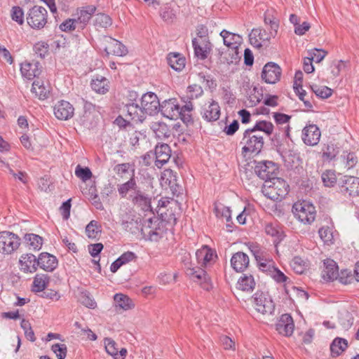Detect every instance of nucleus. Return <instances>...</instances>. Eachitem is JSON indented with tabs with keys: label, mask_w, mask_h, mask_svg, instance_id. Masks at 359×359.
<instances>
[{
	"label": "nucleus",
	"mask_w": 359,
	"mask_h": 359,
	"mask_svg": "<svg viewBox=\"0 0 359 359\" xmlns=\"http://www.w3.org/2000/svg\"><path fill=\"white\" fill-rule=\"evenodd\" d=\"M151 182L137 184L135 177V168L132 170L130 178L121 184H117V192L123 199L133 202H151L156 200Z\"/></svg>",
	"instance_id": "1"
},
{
	"label": "nucleus",
	"mask_w": 359,
	"mask_h": 359,
	"mask_svg": "<svg viewBox=\"0 0 359 359\" xmlns=\"http://www.w3.org/2000/svg\"><path fill=\"white\" fill-rule=\"evenodd\" d=\"M220 36L223 39L224 44L228 48L227 50L222 53L221 61L227 64L237 62L240 58L238 47L242 42V37L225 29L220 32Z\"/></svg>",
	"instance_id": "2"
},
{
	"label": "nucleus",
	"mask_w": 359,
	"mask_h": 359,
	"mask_svg": "<svg viewBox=\"0 0 359 359\" xmlns=\"http://www.w3.org/2000/svg\"><path fill=\"white\" fill-rule=\"evenodd\" d=\"M171 227L166 222H161L154 217L149 218L142 224L141 231L142 235L149 241L157 242L166 235L168 230Z\"/></svg>",
	"instance_id": "3"
},
{
	"label": "nucleus",
	"mask_w": 359,
	"mask_h": 359,
	"mask_svg": "<svg viewBox=\"0 0 359 359\" xmlns=\"http://www.w3.org/2000/svg\"><path fill=\"white\" fill-rule=\"evenodd\" d=\"M241 144L243 154H258L262 151L264 140L262 135L255 133L253 129H247L243 133Z\"/></svg>",
	"instance_id": "4"
},
{
	"label": "nucleus",
	"mask_w": 359,
	"mask_h": 359,
	"mask_svg": "<svg viewBox=\"0 0 359 359\" xmlns=\"http://www.w3.org/2000/svg\"><path fill=\"white\" fill-rule=\"evenodd\" d=\"M20 238L10 231L0 232V253L11 255L16 251L20 245Z\"/></svg>",
	"instance_id": "5"
},
{
	"label": "nucleus",
	"mask_w": 359,
	"mask_h": 359,
	"mask_svg": "<svg viewBox=\"0 0 359 359\" xmlns=\"http://www.w3.org/2000/svg\"><path fill=\"white\" fill-rule=\"evenodd\" d=\"M292 212L304 224H311L316 216V210L313 203H293Z\"/></svg>",
	"instance_id": "6"
},
{
	"label": "nucleus",
	"mask_w": 359,
	"mask_h": 359,
	"mask_svg": "<svg viewBox=\"0 0 359 359\" xmlns=\"http://www.w3.org/2000/svg\"><path fill=\"white\" fill-rule=\"evenodd\" d=\"M255 172L259 178L265 181L264 182L274 181L275 179L279 178L278 177V166L272 161L259 162L255 168Z\"/></svg>",
	"instance_id": "7"
},
{
	"label": "nucleus",
	"mask_w": 359,
	"mask_h": 359,
	"mask_svg": "<svg viewBox=\"0 0 359 359\" xmlns=\"http://www.w3.org/2000/svg\"><path fill=\"white\" fill-rule=\"evenodd\" d=\"M47 16L48 12L45 8L34 6L27 13V22L34 29H41L47 22Z\"/></svg>",
	"instance_id": "8"
},
{
	"label": "nucleus",
	"mask_w": 359,
	"mask_h": 359,
	"mask_svg": "<svg viewBox=\"0 0 359 359\" xmlns=\"http://www.w3.org/2000/svg\"><path fill=\"white\" fill-rule=\"evenodd\" d=\"M252 298L255 308L257 312L263 315H271L273 313L275 305L267 294L257 291L254 294Z\"/></svg>",
	"instance_id": "9"
},
{
	"label": "nucleus",
	"mask_w": 359,
	"mask_h": 359,
	"mask_svg": "<svg viewBox=\"0 0 359 359\" xmlns=\"http://www.w3.org/2000/svg\"><path fill=\"white\" fill-rule=\"evenodd\" d=\"M141 108L147 116L154 115L158 111L160 102L157 95L151 92L144 94L141 97Z\"/></svg>",
	"instance_id": "10"
},
{
	"label": "nucleus",
	"mask_w": 359,
	"mask_h": 359,
	"mask_svg": "<svg viewBox=\"0 0 359 359\" xmlns=\"http://www.w3.org/2000/svg\"><path fill=\"white\" fill-rule=\"evenodd\" d=\"M180 107L176 99H169L163 102L158 109L165 117L170 120H177L180 116Z\"/></svg>",
	"instance_id": "11"
},
{
	"label": "nucleus",
	"mask_w": 359,
	"mask_h": 359,
	"mask_svg": "<svg viewBox=\"0 0 359 359\" xmlns=\"http://www.w3.org/2000/svg\"><path fill=\"white\" fill-rule=\"evenodd\" d=\"M281 76L280 67L274 62L266 64L262 72V78L267 83L273 84L279 81Z\"/></svg>",
	"instance_id": "12"
},
{
	"label": "nucleus",
	"mask_w": 359,
	"mask_h": 359,
	"mask_svg": "<svg viewBox=\"0 0 359 359\" xmlns=\"http://www.w3.org/2000/svg\"><path fill=\"white\" fill-rule=\"evenodd\" d=\"M95 11L96 7L93 5L78 8L74 16L77 21L79 28L84 29Z\"/></svg>",
	"instance_id": "13"
},
{
	"label": "nucleus",
	"mask_w": 359,
	"mask_h": 359,
	"mask_svg": "<svg viewBox=\"0 0 359 359\" xmlns=\"http://www.w3.org/2000/svg\"><path fill=\"white\" fill-rule=\"evenodd\" d=\"M321 133L315 124L305 126L302 130V140L306 145L316 146L318 144Z\"/></svg>",
	"instance_id": "14"
},
{
	"label": "nucleus",
	"mask_w": 359,
	"mask_h": 359,
	"mask_svg": "<svg viewBox=\"0 0 359 359\" xmlns=\"http://www.w3.org/2000/svg\"><path fill=\"white\" fill-rule=\"evenodd\" d=\"M194 53L198 58L204 60L210 51V43L205 36H198L192 40Z\"/></svg>",
	"instance_id": "15"
},
{
	"label": "nucleus",
	"mask_w": 359,
	"mask_h": 359,
	"mask_svg": "<svg viewBox=\"0 0 359 359\" xmlns=\"http://www.w3.org/2000/svg\"><path fill=\"white\" fill-rule=\"evenodd\" d=\"M294 324L292 316L290 314H283L276 324V330L278 332L285 337H290L294 332Z\"/></svg>",
	"instance_id": "16"
},
{
	"label": "nucleus",
	"mask_w": 359,
	"mask_h": 359,
	"mask_svg": "<svg viewBox=\"0 0 359 359\" xmlns=\"http://www.w3.org/2000/svg\"><path fill=\"white\" fill-rule=\"evenodd\" d=\"M187 274L196 282H198L203 288L209 290L212 287L210 280L206 272L201 268H189Z\"/></svg>",
	"instance_id": "17"
},
{
	"label": "nucleus",
	"mask_w": 359,
	"mask_h": 359,
	"mask_svg": "<svg viewBox=\"0 0 359 359\" xmlns=\"http://www.w3.org/2000/svg\"><path fill=\"white\" fill-rule=\"evenodd\" d=\"M104 49L108 55L123 56L127 53V48L118 41L111 38L106 37L104 41Z\"/></svg>",
	"instance_id": "18"
},
{
	"label": "nucleus",
	"mask_w": 359,
	"mask_h": 359,
	"mask_svg": "<svg viewBox=\"0 0 359 359\" xmlns=\"http://www.w3.org/2000/svg\"><path fill=\"white\" fill-rule=\"evenodd\" d=\"M169 203H158L156 211L158 219L161 222H166L169 226H172L176 224L177 218L172 208H168Z\"/></svg>",
	"instance_id": "19"
},
{
	"label": "nucleus",
	"mask_w": 359,
	"mask_h": 359,
	"mask_svg": "<svg viewBox=\"0 0 359 359\" xmlns=\"http://www.w3.org/2000/svg\"><path fill=\"white\" fill-rule=\"evenodd\" d=\"M74 108L67 101L57 102L54 107V114L60 120H68L74 115Z\"/></svg>",
	"instance_id": "20"
},
{
	"label": "nucleus",
	"mask_w": 359,
	"mask_h": 359,
	"mask_svg": "<svg viewBox=\"0 0 359 359\" xmlns=\"http://www.w3.org/2000/svg\"><path fill=\"white\" fill-rule=\"evenodd\" d=\"M196 257L198 263L203 267L211 265L217 257L215 252L207 245L198 250L196 252Z\"/></svg>",
	"instance_id": "21"
},
{
	"label": "nucleus",
	"mask_w": 359,
	"mask_h": 359,
	"mask_svg": "<svg viewBox=\"0 0 359 359\" xmlns=\"http://www.w3.org/2000/svg\"><path fill=\"white\" fill-rule=\"evenodd\" d=\"M37 264L41 269L52 272L57 268L58 261L55 256L48 252H41L37 258Z\"/></svg>",
	"instance_id": "22"
},
{
	"label": "nucleus",
	"mask_w": 359,
	"mask_h": 359,
	"mask_svg": "<svg viewBox=\"0 0 359 359\" xmlns=\"http://www.w3.org/2000/svg\"><path fill=\"white\" fill-rule=\"evenodd\" d=\"M124 110L126 111V118L134 122H142L146 118L142 108L136 102L127 103Z\"/></svg>",
	"instance_id": "23"
},
{
	"label": "nucleus",
	"mask_w": 359,
	"mask_h": 359,
	"mask_svg": "<svg viewBox=\"0 0 359 359\" xmlns=\"http://www.w3.org/2000/svg\"><path fill=\"white\" fill-rule=\"evenodd\" d=\"M20 72L24 78L32 80L41 74V69L38 62H25L21 64Z\"/></svg>",
	"instance_id": "24"
},
{
	"label": "nucleus",
	"mask_w": 359,
	"mask_h": 359,
	"mask_svg": "<svg viewBox=\"0 0 359 359\" xmlns=\"http://www.w3.org/2000/svg\"><path fill=\"white\" fill-rule=\"evenodd\" d=\"M156 162L157 167L161 168L165 164L170 158L171 150L167 144H157L155 147Z\"/></svg>",
	"instance_id": "25"
},
{
	"label": "nucleus",
	"mask_w": 359,
	"mask_h": 359,
	"mask_svg": "<svg viewBox=\"0 0 359 359\" xmlns=\"http://www.w3.org/2000/svg\"><path fill=\"white\" fill-rule=\"evenodd\" d=\"M269 39L266 32L260 28L253 29L249 34L251 45L257 48H259L266 43Z\"/></svg>",
	"instance_id": "26"
},
{
	"label": "nucleus",
	"mask_w": 359,
	"mask_h": 359,
	"mask_svg": "<svg viewBox=\"0 0 359 359\" xmlns=\"http://www.w3.org/2000/svg\"><path fill=\"white\" fill-rule=\"evenodd\" d=\"M249 262V257L245 253L238 252L233 255L231 265L236 271L243 272L248 268Z\"/></svg>",
	"instance_id": "27"
},
{
	"label": "nucleus",
	"mask_w": 359,
	"mask_h": 359,
	"mask_svg": "<svg viewBox=\"0 0 359 359\" xmlns=\"http://www.w3.org/2000/svg\"><path fill=\"white\" fill-rule=\"evenodd\" d=\"M20 270L25 273H34L37 270V259L32 254H26L20 259Z\"/></svg>",
	"instance_id": "28"
},
{
	"label": "nucleus",
	"mask_w": 359,
	"mask_h": 359,
	"mask_svg": "<svg viewBox=\"0 0 359 359\" xmlns=\"http://www.w3.org/2000/svg\"><path fill=\"white\" fill-rule=\"evenodd\" d=\"M324 269L322 272V276L324 280L332 281L338 277V266L332 259H326L324 262Z\"/></svg>",
	"instance_id": "29"
},
{
	"label": "nucleus",
	"mask_w": 359,
	"mask_h": 359,
	"mask_svg": "<svg viewBox=\"0 0 359 359\" xmlns=\"http://www.w3.org/2000/svg\"><path fill=\"white\" fill-rule=\"evenodd\" d=\"M342 187L350 196H359V178L353 176H344Z\"/></svg>",
	"instance_id": "30"
},
{
	"label": "nucleus",
	"mask_w": 359,
	"mask_h": 359,
	"mask_svg": "<svg viewBox=\"0 0 359 359\" xmlns=\"http://www.w3.org/2000/svg\"><path fill=\"white\" fill-rule=\"evenodd\" d=\"M264 232L273 238L276 245L280 243L284 238L285 234L278 225L273 223H266L264 226Z\"/></svg>",
	"instance_id": "31"
},
{
	"label": "nucleus",
	"mask_w": 359,
	"mask_h": 359,
	"mask_svg": "<svg viewBox=\"0 0 359 359\" xmlns=\"http://www.w3.org/2000/svg\"><path fill=\"white\" fill-rule=\"evenodd\" d=\"M220 116V107L217 102L212 101L204 108L203 117L208 121H215Z\"/></svg>",
	"instance_id": "32"
},
{
	"label": "nucleus",
	"mask_w": 359,
	"mask_h": 359,
	"mask_svg": "<svg viewBox=\"0 0 359 359\" xmlns=\"http://www.w3.org/2000/svg\"><path fill=\"white\" fill-rule=\"evenodd\" d=\"M90 85L92 89L100 94H105L109 89V82L104 76H96L93 79Z\"/></svg>",
	"instance_id": "33"
},
{
	"label": "nucleus",
	"mask_w": 359,
	"mask_h": 359,
	"mask_svg": "<svg viewBox=\"0 0 359 359\" xmlns=\"http://www.w3.org/2000/svg\"><path fill=\"white\" fill-rule=\"evenodd\" d=\"M256 283L252 275L243 274L238 280L237 288L245 292H252Z\"/></svg>",
	"instance_id": "34"
},
{
	"label": "nucleus",
	"mask_w": 359,
	"mask_h": 359,
	"mask_svg": "<svg viewBox=\"0 0 359 359\" xmlns=\"http://www.w3.org/2000/svg\"><path fill=\"white\" fill-rule=\"evenodd\" d=\"M167 61L170 67L177 72H180L185 67V58L179 53L168 54Z\"/></svg>",
	"instance_id": "35"
},
{
	"label": "nucleus",
	"mask_w": 359,
	"mask_h": 359,
	"mask_svg": "<svg viewBox=\"0 0 359 359\" xmlns=\"http://www.w3.org/2000/svg\"><path fill=\"white\" fill-rule=\"evenodd\" d=\"M31 90L40 100L46 99L50 93L49 87L45 86L43 81L39 79L33 82Z\"/></svg>",
	"instance_id": "36"
},
{
	"label": "nucleus",
	"mask_w": 359,
	"mask_h": 359,
	"mask_svg": "<svg viewBox=\"0 0 359 359\" xmlns=\"http://www.w3.org/2000/svg\"><path fill=\"white\" fill-rule=\"evenodd\" d=\"M25 243L29 250H39L43 244V238L34 233H27L24 236Z\"/></svg>",
	"instance_id": "37"
},
{
	"label": "nucleus",
	"mask_w": 359,
	"mask_h": 359,
	"mask_svg": "<svg viewBox=\"0 0 359 359\" xmlns=\"http://www.w3.org/2000/svg\"><path fill=\"white\" fill-rule=\"evenodd\" d=\"M273 128L274 127L271 122L267 121H258L250 129H253L255 133L257 134H260V133L262 132L266 135L269 136L273 133Z\"/></svg>",
	"instance_id": "38"
},
{
	"label": "nucleus",
	"mask_w": 359,
	"mask_h": 359,
	"mask_svg": "<svg viewBox=\"0 0 359 359\" xmlns=\"http://www.w3.org/2000/svg\"><path fill=\"white\" fill-rule=\"evenodd\" d=\"M114 304L116 309L128 310L133 306L132 300L123 294H116L114 297Z\"/></svg>",
	"instance_id": "39"
},
{
	"label": "nucleus",
	"mask_w": 359,
	"mask_h": 359,
	"mask_svg": "<svg viewBox=\"0 0 359 359\" xmlns=\"http://www.w3.org/2000/svg\"><path fill=\"white\" fill-rule=\"evenodd\" d=\"M348 347L347 341L342 338H336L330 345L332 356H338Z\"/></svg>",
	"instance_id": "40"
},
{
	"label": "nucleus",
	"mask_w": 359,
	"mask_h": 359,
	"mask_svg": "<svg viewBox=\"0 0 359 359\" xmlns=\"http://www.w3.org/2000/svg\"><path fill=\"white\" fill-rule=\"evenodd\" d=\"M259 269L267 273L269 275L271 273L273 269L276 267L275 263L272 259L266 257L265 255H262L259 258L256 259Z\"/></svg>",
	"instance_id": "41"
},
{
	"label": "nucleus",
	"mask_w": 359,
	"mask_h": 359,
	"mask_svg": "<svg viewBox=\"0 0 359 359\" xmlns=\"http://www.w3.org/2000/svg\"><path fill=\"white\" fill-rule=\"evenodd\" d=\"M49 283V277L46 274H36L33 281V291L41 292Z\"/></svg>",
	"instance_id": "42"
},
{
	"label": "nucleus",
	"mask_w": 359,
	"mask_h": 359,
	"mask_svg": "<svg viewBox=\"0 0 359 359\" xmlns=\"http://www.w3.org/2000/svg\"><path fill=\"white\" fill-rule=\"evenodd\" d=\"M93 24L97 29H105L111 25L112 21L108 15L104 13H97L95 15Z\"/></svg>",
	"instance_id": "43"
},
{
	"label": "nucleus",
	"mask_w": 359,
	"mask_h": 359,
	"mask_svg": "<svg viewBox=\"0 0 359 359\" xmlns=\"http://www.w3.org/2000/svg\"><path fill=\"white\" fill-rule=\"evenodd\" d=\"M272 184H273L272 181H267V182H264L263 188H262L263 194L267 198H269L271 201H281L282 200L280 199L279 196H278L276 189L273 187Z\"/></svg>",
	"instance_id": "44"
},
{
	"label": "nucleus",
	"mask_w": 359,
	"mask_h": 359,
	"mask_svg": "<svg viewBox=\"0 0 359 359\" xmlns=\"http://www.w3.org/2000/svg\"><path fill=\"white\" fill-rule=\"evenodd\" d=\"M193 110V104L191 102L186 103L183 107H180V118L184 123H189L191 122V111Z\"/></svg>",
	"instance_id": "45"
},
{
	"label": "nucleus",
	"mask_w": 359,
	"mask_h": 359,
	"mask_svg": "<svg viewBox=\"0 0 359 359\" xmlns=\"http://www.w3.org/2000/svg\"><path fill=\"white\" fill-rule=\"evenodd\" d=\"M272 182L273 187L276 189L278 196H279L280 199L283 200L288 193L287 184L283 179L280 177L275 179V180L272 181Z\"/></svg>",
	"instance_id": "46"
},
{
	"label": "nucleus",
	"mask_w": 359,
	"mask_h": 359,
	"mask_svg": "<svg viewBox=\"0 0 359 359\" xmlns=\"http://www.w3.org/2000/svg\"><path fill=\"white\" fill-rule=\"evenodd\" d=\"M101 231V226L95 220L90 221L86 227V233L89 238H96Z\"/></svg>",
	"instance_id": "47"
},
{
	"label": "nucleus",
	"mask_w": 359,
	"mask_h": 359,
	"mask_svg": "<svg viewBox=\"0 0 359 359\" xmlns=\"http://www.w3.org/2000/svg\"><path fill=\"white\" fill-rule=\"evenodd\" d=\"M290 266L295 273L302 274L307 268L306 262L300 257H294L291 262Z\"/></svg>",
	"instance_id": "48"
},
{
	"label": "nucleus",
	"mask_w": 359,
	"mask_h": 359,
	"mask_svg": "<svg viewBox=\"0 0 359 359\" xmlns=\"http://www.w3.org/2000/svg\"><path fill=\"white\" fill-rule=\"evenodd\" d=\"M215 212L217 217L225 218L226 222L231 220V210L223 203H219L215 206Z\"/></svg>",
	"instance_id": "49"
},
{
	"label": "nucleus",
	"mask_w": 359,
	"mask_h": 359,
	"mask_svg": "<svg viewBox=\"0 0 359 359\" xmlns=\"http://www.w3.org/2000/svg\"><path fill=\"white\" fill-rule=\"evenodd\" d=\"M323 182L325 187H332L337 182L335 172L333 170H326L321 176Z\"/></svg>",
	"instance_id": "50"
},
{
	"label": "nucleus",
	"mask_w": 359,
	"mask_h": 359,
	"mask_svg": "<svg viewBox=\"0 0 359 359\" xmlns=\"http://www.w3.org/2000/svg\"><path fill=\"white\" fill-rule=\"evenodd\" d=\"M313 92L319 97L325 99L331 96L332 90L327 86H311Z\"/></svg>",
	"instance_id": "51"
},
{
	"label": "nucleus",
	"mask_w": 359,
	"mask_h": 359,
	"mask_svg": "<svg viewBox=\"0 0 359 359\" xmlns=\"http://www.w3.org/2000/svg\"><path fill=\"white\" fill-rule=\"evenodd\" d=\"M266 207L269 213L276 217H280L283 214V203H265Z\"/></svg>",
	"instance_id": "52"
},
{
	"label": "nucleus",
	"mask_w": 359,
	"mask_h": 359,
	"mask_svg": "<svg viewBox=\"0 0 359 359\" xmlns=\"http://www.w3.org/2000/svg\"><path fill=\"white\" fill-rule=\"evenodd\" d=\"M134 165L129 163H123L116 165L114 167V171L120 177H123L124 175L128 172L129 170H133Z\"/></svg>",
	"instance_id": "53"
},
{
	"label": "nucleus",
	"mask_w": 359,
	"mask_h": 359,
	"mask_svg": "<svg viewBox=\"0 0 359 359\" xmlns=\"http://www.w3.org/2000/svg\"><path fill=\"white\" fill-rule=\"evenodd\" d=\"M81 303L89 309H95L97 306V303L90 294L87 292L81 293L80 299Z\"/></svg>",
	"instance_id": "54"
},
{
	"label": "nucleus",
	"mask_w": 359,
	"mask_h": 359,
	"mask_svg": "<svg viewBox=\"0 0 359 359\" xmlns=\"http://www.w3.org/2000/svg\"><path fill=\"white\" fill-rule=\"evenodd\" d=\"M104 343L107 353L115 359V354L118 352V348L116 347L117 344L115 341L111 338H105L104 339Z\"/></svg>",
	"instance_id": "55"
},
{
	"label": "nucleus",
	"mask_w": 359,
	"mask_h": 359,
	"mask_svg": "<svg viewBox=\"0 0 359 359\" xmlns=\"http://www.w3.org/2000/svg\"><path fill=\"white\" fill-rule=\"evenodd\" d=\"M339 153L338 148L333 144L326 145L323 149V156L326 159H333Z\"/></svg>",
	"instance_id": "56"
},
{
	"label": "nucleus",
	"mask_w": 359,
	"mask_h": 359,
	"mask_svg": "<svg viewBox=\"0 0 359 359\" xmlns=\"http://www.w3.org/2000/svg\"><path fill=\"white\" fill-rule=\"evenodd\" d=\"M77 26L79 27V25L74 17V18H68L62 23H61L60 25V29L62 32H72L75 30Z\"/></svg>",
	"instance_id": "57"
},
{
	"label": "nucleus",
	"mask_w": 359,
	"mask_h": 359,
	"mask_svg": "<svg viewBox=\"0 0 359 359\" xmlns=\"http://www.w3.org/2000/svg\"><path fill=\"white\" fill-rule=\"evenodd\" d=\"M51 350L58 359H65L67 356V348L64 344H55L51 346Z\"/></svg>",
	"instance_id": "58"
},
{
	"label": "nucleus",
	"mask_w": 359,
	"mask_h": 359,
	"mask_svg": "<svg viewBox=\"0 0 359 359\" xmlns=\"http://www.w3.org/2000/svg\"><path fill=\"white\" fill-rule=\"evenodd\" d=\"M203 93V88L198 84H193L188 87L187 94L190 99H196L201 96Z\"/></svg>",
	"instance_id": "59"
},
{
	"label": "nucleus",
	"mask_w": 359,
	"mask_h": 359,
	"mask_svg": "<svg viewBox=\"0 0 359 359\" xmlns=\"http://www.w3.org/2000/svg\"><path fill=\"white\" fill-rule=\"evenodd\" d=\"M133 208L134 209V211L137 212L140 217L142 216V213L144 216L147 215L145 212L154 213L152 211L153 208L151 207V203H134Z\"/></svg>",
	"instance_id": "60"
},
{
	"label": "nucleus",
	"mask_w": 359,
	"mask_h": 359,
	"mask_svg": "<svg viewBox=\"0 0 359 359\" xmlns=\"http://www.w3.org/2000/svg\"><path fill=\"white\" fill-rule=\"evenodd\" d=\"M75 175L82 180L83 182L90 179L92 177V172L88 168H82L80 165H78L75 170Z\"/></svg>",
	"instance_id": "61"
},
{
	"label": "nucleus",
	"mask_w": 359,
	"mask_h": 359,
	"mask_svg": "<svg viewBox=\"0 0 359 359\" xmlns=\"http://www.w3.org/2000/svg\"><path fill=\"white\" fill-rule=\"evenodd\" d=\"M11 18L13 20L18 22L19 25H22L24 22V13L22 9L19 6H13L11 9Z\"/></svg>",
	"instance_id": "62"
},
{
	"label": "nucleus",
	"mask_w": 359,
	"mask_h": 359,
	"mask_svg": "<svg viewBox=\"0 0 359 359\" xmlns=\"http://www.w3.org/2000/svg\"><path fill=\"white\" fill-rule=\"evenodd\" d=\"M320 238L325 243L329 244L332 243L333 235L331 229L329 227H322L318 231Z\"/></svg>",
	"instance_id": "63"
},
{
	"label": "nucleus",
	"mask_w": 359,
	"mask_h": 359,
	"mask_svg": "<svg viewBox=\"0 0 359 359\" xmlns=\"http://www.w3.org/2000/svg\"><path fill=\"white\" fill-rule=\"evenodd\" d=\"M327 52L320 49H313L308 51V56L312 57L313 61L320 62L326 56Z\"/></svg>",
	"instance_id": "64"
}]
</instances>
